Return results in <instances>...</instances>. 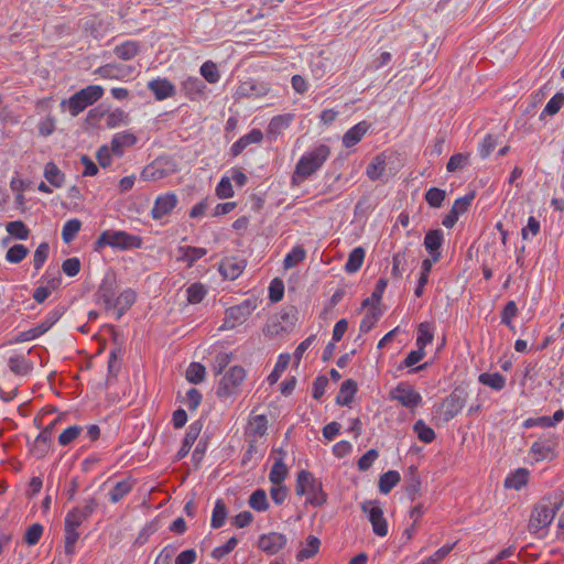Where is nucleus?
<instances>
[{"instance_id": "obj_62", "label": "nucleus", "mask_w": 564, "mask_h": 564, "mask_svg": "<svg viewBox=\"0 0 564 564\" xmlns=\"http://www.w3.org/2000/svg\"><path fill=\"white\" fill-rule=\"evenodd\" d=\"M283 295H284L283 281L279 278L273 279L269 285V300L272 303H278L283 299Z\"/></svg>"}, {"instance_id": "obj_59", "label": "nucleus", "mask_w": 564, "mask_h": 564, "mask_svg": "<svg viewBox=\"0 0 564 564\" xmlns=\"http://www.w3.org/2000/svg\"><path fill=\"white\" fill-rule=\"evenodd\" d=\"M29 253V249L23 245H14L6 253V260L10 263H20Z\"/></svg>"}, {"instance_id": "obj_30", "label": "nucleus", "mask_w": 564, "mask_h": 564, "mask_svg": "<svg viewBox=\"0 0 564 564\" xmlns=\"http://www.w3.org/2000/svg\"><path fill=\"white\" fill-rule=\"evenodd\" d=\"M44 177L50 183V185L59 188L65 183V174L59 170V167L54 162H48L44 166Z\"/></svg>"}, {"instance_id": "obj_23", "label": "nucleus", "mask_w": 564, "mask_h": 564, "mask_svg": "<svg viewBox=\"0 0 564 564\" xmlns=\"http://www.w3.org/2000/svg\"><path fill=\"white\" fill-rule=\"evenodd\" d=\"M206 89V84L198 77H188L182 83V90L191 100L203 97Z\"/></svg>"}, {"instance_id": "obj_13", "label": "nucleus", "mask_w": 564, "mask_h": 564, "mask_svg": "<svg viewBox=\"0 0 564 564\" xmlns=\"http://www.w3.org/2000/svg\"><path fill=\"white\" fill-rule=\"evenodd\" d=\"M97 303H102L106 311L111 310V305L117 295V281L113 275H106L96 292Z\"/></svg>"}, {"instance_id": "obj_24", "label": "nucleus", "mask_w": 564, "mask_h": 564, "mask_svg": "<svg viewBox=\"0 0 564 564\" xmlns=\"http://www.w3.org/2000/svg\"><path fill=\"white\" fill-rule=\"evenodd\" d=\"M137 143V137L129 132H118L112 137L111 140V152L116 156H122L123 155V149L127 147H132Z\"/></svg>"}, {"instance_id": "obj_29", "label": "nucleus", "mask_w": 564, "mask_h": 564, "mask_svg": "<svg viewBox=\"0 0 564 564\" xmlns=\"http://www.w3.org/2000/svg\"><path fill=\"white\" fill-rule=\"evenodd\" d=\"M421 489V479L415 466H411L406 474L405 494L411 501H414Z\"/></svg>"}, {"instance_id": "obj_36", "label": "nucleus", "mask_w": 564, "mask_h": 564, "mask_svg": "<svg viewBox=\"0 0 564 564\" xmlns=\"http://www.w3.org/2000/svg\"><path fill=\"white\" fill-rule=\"evenodd\" d=\"M289 474L288 467L282 462V457H274V463L269 473V480L273 485H282Z\"/></svg>"}, {"instance_id": "obj_45", "label": "nucleus", "mask_w": 564, "mask_h": 564, "mask_svg": "<svg viewBox=\"0 0 564 564\" xmlns=\"http://www.w3.org/2000/svg\"><path fill=\"white\" fill-rule=\"evenodd\" d=\"M387 285H388V280L386 278H380L376 283V288H375L371 296L367 297L362 301L361 307L365 308L368 306H373L375 304H379Z\"/></svg>"}, {"instance_id": "obj_35", "label": "nucleus", "mask_w": 564, "mask_h": 564, "mask_svg": "<svg viewBox=\"0 0 564 564\" xmlns=\"http://www.w3.org/2000/svg\"><path fill=\"white\" fill-rule=\"evenodd\" d=\"M478 380L481 384L490 387L496 391H501L506 387V378L500 372L480 373Z\"/></svg>"}, {"instance_id": "obj_57", "label": "nucleus", "mask_w": 564, "mask_h": 564, "mask_svg": "<svg viewBox=\"0 0 564 564\" xmlns=\"http://www.w3.org/2000/svg\"><path fill=\"white\" fill-rule=\"evenodd\" d=\"M446 193L444 189L431 187L424 195L426 203L433 208H440L443 205Z\"/></svg>"}, {"instance_id": "obj_44", "label": "nucleus", "mask_w": 564, "mask_h": 564, "mask_svg": "<svg viewBox=\"0 0 564 564\" xmlns=\"http://www.w3.org/2000/svg\"><path fill=\"white\" fill-rule=\"evenodd\" d=\"M564 105V93H556L546 104L540 115V120H544L546 116L556 115Z\"/></svg>"}, {"instance_id": "obj_54", "label": "nucleus", "mask_w": 564, "mask_h": 564, "mask_svg": "<svg viewBox=\"0 0 564 564\" xmlns=\"http://www.w3.org/2000/svg\"><path fill=\"white\" fill-rule=\"evenodd\" d=\"M187 301L191 304L200 303L207 294V289L204 284L196 282L186 289Z\"/></svg>"}, {"instance_id": "obj_12", "label": "nucleus", "mask_w": 564, "mask_h": 564, "mask_svg": "<svg viewBox=\"0 0 564 564\" xmlns=\"http://www.w3.org/2000/svg\"><path fill=\"white\" fill-rule=\"evenodd\" d=\"M288 543V539L280 532L261 534L258 539V547L268 555L279 553Z\"/></svg>"}, {"instance_id": "obj_4", "label": "nucleus", "mask_w": 564, "mask_h": 564, "mask_svg": "<svg viewBox=\"0 0 564 564\" xmlns=\"http://www.w3.org/2000/svg\"><path fill=\"white\" fill-rule=\"evenodd\" d=\"M142 238L123 230H105L94 242V250L101 251L106 247L120 250L138 249L142 247Z\"/></svg>"}, {"instance_id": "obj_6", "label": "nucleus", "mask_w": 564, "mask_h": 564, "mask_svg": "<svg viewBox=\"0 0 564 564\" xmlns=\"http://www.w3.org/2000/svg\"><path fill=\"white\" fill-rule=\"evenodd\" d=\"M246 378V370L241 366H232L226 371L219 381L216 394L219 398L235 395Z\"/></svg>"}, {"instance_id": "obj_20", "label": "nucleus", "mask_w": 564, "mask_h": 564, "mask_svg": "<svg viewBox=\"0 0 564 564\" xmlns=\"http://www.w3.org/2000/svg\"><path fill=\"white\" fill-rule=\"evenodd\" d=\"M263 139V133L260 129H252L247 134L239 138L230 148V155L236 158L250 144L260 143Z\"/></svg>"}, {"instance_id": "obj_53", "label": "nucleus", "mask_w": 564, "mask_h": 564, "mask_svg": "<svg viewBox=\"0 0 564 564\" xmlns=\"http://www.w3.org/2000/svg\"><path fill=\"white\" fill-rule=\"evenodd\" d=\"M205 375V367L200 362H191L186 369V379L194 384L203 382Z\"/></svg>"}, {"instance_id": "obj_1", "label": "nucleus", "mask_w": 564, "mask_h": 564, "mask_svg": "<svg viewBox=\"0 0 564 564\" xmlns=\"http://www.w3.org/2000/svg\"><path fill=\"white\" fill-rule=\"evenodd\" d=\"M330 154V149L326 144H319L313 150L304 153L297 161L291 177L292 185H300L315 174L326 162Z\"/></svg>"}, {"instance_id": "obj_25", "label": "nucleus", "mask_w": 564, "mask_h": 564, "mask_svg": "<svg viewBox=\"0 0 564 564\" xmlns=\"http://www.w3.org/2000/svg\"><path fill=\"white\" fill-rule=\"evenodd\" d=\"M370 124L367 121H360L354 127H351L343 137V144L346 148H351L356 145L362 137L369 130Z\"/></svg>"}, {"instance_id": "obj_56", "label": "nucleus", "mask_w": 564, "mask_h": 564, "mask_svg": "<svg viewBox=\"0 0 564 564\" xmlns=\"http://www.w3.org/2000/svg\"><path fill=\"white\" fill-rule=\"evenodd\" d=\"M106 126L110 129L128 124L129 122V115L121 109H115L113 111L106 112Z\"/></svg>"}, {"instance_id": "obj_21", "label": "nucleus", "mask_w": 564, "mask_h": 564, "mask_svg": "<svg viewBox=\"0 0 564 564\" xmlns=\"http://www.w3.org/2000/svg\"><path fill=\"white\" fill-rule=\"evenodd\" d=\"M557 443L553 440H539L530 448V453L535 460L553 459L555 457V447Z\"/></svg>"}, {"instance_id": "obj_8", "label": "nucleus", "mask_w": 564, "mask_h": 564, "mask_svg": "<svg viewBox=\"0 0 564 564\" xmlns=\"http://www.w3.org/2000/svg\"><path fill=\"white\" fill-rule=\"evenodd\" d=\"M468 392L463 387H456L442 403L445 421L454 419L466 405Z\"/></svg>"}, {"instance_id": "obj_18", "label": "nucleus", "mask_w": 564, "mask_h": 564, "mask_svg": "<svg viewBox=\"0 0 564 564\" xmlns=\"http://www.w3.org/2000/svg\"><path fill=\"white\" fill-rule=\"evenodd\" d=\"M148 88L153 93L156 100H164L174 97L175 86L166 78H155L148 83Z\"/></svg>"}, {"instance_id": "obj_22", "label": "nucleus", "mask_w": 564, "mask_h": 564, "mask_svg": "<svg viewBox=\"0 0 564 564\" xmlns=\"http://www.w3.org/2000/svg\"><path fill=\"white\" fill-rule=\"evenodd\" d=\"M246 268V260L226 258L220 262L219 272L225 279H237Z\"/></svg>"}, {"instance_id": "obj_14", "label": "nucleus", "mask_w": 564, "mask_h": 564, "mask_svg": "<svg viewBox=\"0 0 564 564\" xmlns=\"http://www.w3.org/2000/svg\"><path fill=\"white\" fill-rule=\"evenodd\" d=\"M97 506V500L94 497L86 499L83 507H74L67 512L65 522L76 523V527H80L95 512Z\"/></svg>"}, {"instance_id": "obj_15", "label": "nucleus", "mask_w": 564, "mask_h": 564, "mask_svg": "<svg viewBox=\"0 0 564 564\" xmlns=\"http://www.w3.org/2000/svg\"><path fill=\"white\" fill-rule=\"evenodd\" d=\"M443 243L444 232L442 229H431L425 234L423 245L429 254L433 258V261H440Z\"/></svg>"}, {"instance_id": "obj_49", "label": "nucleus", "mask_w": 564, "mask_h": 564, "mask_svg": "<svg viewBox=\"0 0 564 564\" xmlns=\"http://www.w3.org/2000/svg\"><path fill=\"white\" fill-rule=\"evenodd\" d=\"M132 490V484L130 480L124 479L118 481L111 491L109 492V498L112 503L119 502L123 497H126Z\"/></svg>"}, {"instance_id": "obj_27", "label": "nucleus", "mask_w": 564, "mask_h": 564, "mask_svg": "<svg viewBox=\"0 0 564 564\" xmlns=\"http://www.w3.org/2000/svg\"><path fill=\"white\" fill-rule=\"evenodd\" d=\"M357 382L352 379L345 380L339 389V392L336 397V403L341 406H348L354 400V397L357 392Z\"/></svg>"}, {"instance_id": "obj_60", "label": "nucleus", "mask_w": 564, "mask_h": 564, "mask_svg": "<svg viewBox=\"0 0 564 564\" xmlns=\"http://www.w3.org/2000/svg\"><path fill=\"white\" fill-rule=\"evenodd\" d=\"M82 432H83V427L79 425H72V426L67 427L59 434L58 444L61 446L69 445L73 441H75L80 435Z\"/></svg>"}, {"instance_id": "obj_38", "label": "nucleus", "mask_w": 564, "mask_h": 564, "mask_svg": "<svg viewBox=\"0 0 564 564\" xmlns=\"http://www.w3.org/2000/svg\"><path fill=\"white\" fill-rule=\"evenodd\" d=\"M400 479V474L397 470H388L379 478V491L384 495L389 494L393 487L398 485Z\"/></svg>"}, {"instance_id": "obj_52", "label": "nucleus", "mask_w": 564, "mask_h": 564, "mask_svg": "<svg viewBox=\"0 0 564 564\" xmlns=\"http://www.w3.org/2000/svg\"><path fill=\"white\" fill-rule=\"evenodd\" d=\"M306 257V251L302 246H295L286 253L283 264L285 269H291L302 262Z\"/></svg>"}, {"instance_id": "obj_33", "label": "nucleus", "mask_w": 564, "mask_h": 564, "mask_svg": "<svg viewBox=\"0 0 564 564\" xmlns=\"http://www.w3.org/2000/svg\"><path fill=\"white\" fill-rule=\"evenodd\" d=\"M528 479L529 471L525 468H518L516 471L507 476L505 479V487L520 490L527 485Z\"/></svg>"}, {"instance_id": "obj_64", "label": "nucleus", "mask_w": 564, "mask_h": 564, "mask_svg": "<svg viewBox=\"0 0 564 564\" xmlns=\"http://www.w3.org/2000/svg\"><path fill=\"white\" fill-rule=\"evenodd\" d=\"M44 528L40 523H34L30 525L24 534V542L28 545H35L39 543L42 534H43Z\"/></svg>"}, {"instance_id": "obj_10", "label": "nucleus", "mask_w": 564, "mask_h": 564, "mask_svg": "<svg viewBox=\"0 0 564 564\" xmlns=\"http://www.w3.org/2000/svg\"><path fill=\"white\" fill-rule=\"evenodd\" d=\"M390 398L405 408L413 409L422 404L421 394L406 382H400L391 392Z\"/></svg>"}, {"instance_id": "obj_63", "label": "nucleus", "mask_w": 564, "mask_h": 564, "mask_svg": "<svg viewBox=\"0 0 564 564\" xmlns=\"http://www.w3.org/2000/svg\"><path fill=\"white\" fill-rule=\"evenodd\" d=\"M469 155L465 153H456L452 155L446 164V170L451 173L465 167L468 163Z\"/></svg>"}, {"instance_id": "obj_32", "label": "nucleus", "mask_w": 564, "mask_h": 564, "mask_svg": "<svg viewBox=\"0 0 564 564\" xmlns=\"http://www.w3.org/2000/svg\"><path fill=\"white\" fill-rule=\"evenodd\" d=\"M140 46L135 41H126L120 45H117L113 50V53L117 57L122 61H130L134 58L139 53Z\"/></svg>"}, {"instance_id": "obj_58", "label": "nucleus", "mask_w": 564, "mask_h": 564, "mask_svg": "<svg viewBox=\"0 0 564 564\" xmlns=\"http://www.w3.org/2000/svg\"><path fill=\"white\" fill-rule=\"evenodd\" d=\"M380 311H377L376 308H371L369 310L366 315L362 317V319L360 321V324H359V330L360 333H368L372 329V327L375 326V324L378 322V319L380 318Z\"/></svg>"}, {"instance_id": "obj_9", "label": "nucleus", "mask_w": 564, "mask_h": 564, "mask_svg": "<svg viewBox=\"0 0 564 564\" xmlns=\"http://www.w3.org/2000/svg\"><path fill=\"white\" fill-rule=\"evenodd\" d=\"M256 304L251 300H245L238 305L230 306L225 312V328H234L236 325L243 323L254 311Z\"/></svg>"}, {"instance_id": "obj_26", "label": "nucleus", "mask_w": 564, "mask_h": 564, "mask_svg": "<svg viewBox=\"0 0 564 564\" xmlns=\"http://www.w3.org/2000/svg\"><path fill=\"white\" fill-rule=\"evenodd\" d=\"M294 119L293 113H283L274 116L268 126V135L276 138L279 134L282 133L285 129H288L291 124V122Z\"/></svg>"}, {"instance_id": "obj_16", "label": "nucleus", "mask_w": 564, "mask_h": 564, "mask_svg": "<svg viewBox=\"0 0 564 564\" xmlns=\"http://www.w3.org/2000/svg\"><path fill=\"white\" fill-rule=\"evenodd\" d=\"M270 90V87L264 82H257L254 79H248L242 82L237 88V95L246 98H259L265 96Z\"/></svg>"}, {"instance_id": "obj_61", "label": "nucleus", "mask_w": 564, "mask_h": 564, "mask_svg": "<svg viewBox=\"0 0 564 564\" xmlns=\"http://www.w3.org/2000/svg\"><path fill=\"white\" fill-rule=\"evenodd\" d=\"M48 253L50 245L47 242H42L37 246L33 256V265L36 271H39L43 267L46 259L48 258Z\"/></svg>"}, {"instance_id": "obj_55", "label": "nucleus", "mask_w": 564, "mask_h": 564, "mask_svg": "<svg viewBox=\"0 0 564 564\" xmlns=\"http://www.w3.org/2000/svg\"><path fill=\"white\" fill-rule=\"evenodd\" d=\"M6 229L11 236L20 240H26L30 235V229L21 220L9 221Z\"/></svg>"}, {"instance_id": "obj_19", "label": "nucleus", "mask_w": 564, "mask_h": 564, "mask_svg": "<svg viewBox=\"0 0 564 564\" xmlns=\"http://www.w3.org/2000/svg\"><path fill=\"white\" fill-rule=\"evenodd\" d=\"M137 293L132 289H126L116 296L111 310L116 311V321H119L124 313L134 304Z\"/></svg>"}, {"instance_id": "obj_7", "label": "nucleus", "mask_w": 564, "mask_h": 564, "mask_svg": "<svg viewBox=\"0 0 564 564\" xmlns=\"http://www.w3.org/2000/svg\"><path fill=\"white\" fill-rule=\"evenodd\" d=\"M360 509L368 516V520L372 525L373 533L378 536L388 534V522L383 517V510L378 500H366L361 502Z\"/></svg>"}, {"instance_id": "obj_39", "label": "nucleus", "mask_w": 564, "mask_h": 564, "mask_svg": "<svg viewBox=\"0 0 564 564\" xmlns=\"http://www.w3.org/2000/svg\"><path fill=\"white\" fill-rule=\"evenodd\" d=\"M386 170V158L382 154L376 155L367 165L366 174L371 181L379 180Z\"/></svg>"}, {"instance_id": "obj_48", "label": "nucleus", "mask_w": 564, "mask_h": 564, "mask_svg": "<svg viewBox=\"0 0 564 564\" xmlns=\"http://www.w3.org/2000/svg\"><path fill=\"white\" fill-rule=\"evenodd\" d=\"M268 430V419L264 414L254 415L248 427V433L253 436H263Z\"/></svg>"}, {"instance_id": "obj_11", "label": "nucleus", "mask_w": 564, "mask_h": 564, "mask_svg": "<svg viewBox=\"0 0 564 564\" xmlns=\"http://www.w3.org/2000/svg\"><path fill=\"white\" fill-rule=\"evenodd\" d=\"M178 198L175 193L169 192L162 195H159L155 200L154 205L151 209V217L154 220H160L164 216L170 215L173 209L177 206Z\"/></svg>"}, {"instance_id": "obj_42", "label": "nucleus", "mask_w": 564, "mask_h": 564, "mask_svg": "<svg viewBox=\"0 0 564 564\" xmlns=\"http://www.w3.org/2000/svg\"><path fill=\"white\" fill-rule=\"evenodd\" d=\"M433 326L432 324L424 322L417 327L416 347L425 349V347L433 341Z\"/></svg>"}, {"instance_id": "obj_51", "label": "nucleus", "mask_w": 564, "mask_h": 564, "mask_svg": "<svg viewBox=\"0 0 564 564\" xmlns=\"http://www.w3.org/2000/svg\"><path fill=\"white\" fill-rule=\"evenodd\" d=\"M200 75L203 78L209 83V84H216L220 79V73L218 70V67L216 63L213 61L205 62L199 69Z\"/></svg>"}, {"instance_id": "obj_46", "label": "nucleus", "mask_w": 564, "mask_h": 564, "mask_svg": "<svg viewBox=\"0 0 564 564\" xmlns=\"http://www.w3.org/2000/svg\"><path fill=\"white\" fill-rule=\"evenodd\" d=\"M413 431L416 433L417 438L425 444L432 443L436 437L434 430L426 425L423 420H417L414 423Z\"/></svg>"}, {"instance_id": "obj_50", "label": "nucleus", "mask_w": 564, "mask_h": 564, "mask_svg": "<svg viewBox=\"0 0 564 564\" xmlns=\"http://www.w3.org/2000/svg\"><path fill=\"white\" fill-rule=\"evenodd\" d=\"M290 355L289 354H281L278 357L276 364L271 371V373L268 376V382L270 384H274L281 377L282 372L286 369V367L290 364Z\"/></svg>"}, {"instance_id": "obj_5", "label": "nucleus", "mask_w": 564, "mask_h": 564, "mask_svg": "<svg viewBox=\"0 0 564 564\" xmlns=\"http://www.w3.org/2000/svg\"><path fill=\"white\" fill-rule=\"evenodd\" d=\"M295 494L297 496L308 495L306 502L314 507H321L327 500V495L323 491L322 481L316 479L313 474L307 470L299 471Z\"/></svg>"}, {"instance_id": "obj_47", "label": "nucleus", "mask_w": 564, "mask_h": 564, "mask_svg": "<svg viewBox=\"0 0 564 564\" xmlns=\"http://www.w3.org/2000/svg\"><path fill=\"white\" fill-rule=\"evenodd\" d=\"M82 228V221L77 218L67 220L62 229V239L65 243L72 242Z\"/></svg>"}, {"instance_id": "obj_43", "label": "nucleus", "mask_w": 564, "mask_h": 564, "mask_svg": "<svg viewBox=\"0 0 564 564\" xmlns=\"http://www.w3.org/2000/svg\"><path fill=\"white\" fill-rule=\"evenodd\" d=\"M227 518V507L223 499H217L212 513L210 525L214 529H219L225 524Z\"/></svg>"}, {"instance_id": "obj_37", "label": "nucleus", "mask_w": 564, "mask_h": 564, "mask_svg": "<svg viewBox=\"0 0 564 564\" xmlns=\"http://www.w3.org/2000/svg\"><path fill=\"white\" fill-rule=\"evenodd\" d=\"M248 505L258 512H264L269 509L267 492L262 488L256 489L249 497Z\"/></svg>"}, {"instance_id": "obj_17", "label": "nucleus", "mask_w": 564, "mask_h": 564, "mask_svg": "<svg viewBox=\"0 0 564 564\" xmlns=\"http://www.w3.org/2000/svg\"><path fill=\"white\" fill-rule=\"evenodd\" d=\"M203 429V423L200 420H197L189 424V426L186 430L185 436L182 442V446L177 452V458L182 459L184 458L191 451L192 446L198 438L200 432Z\"/></svg>"}, {"instance_id": "obj_2", "label": "nucleus", "mask_w": 564, "mask_h": 564, "mask_svg": "<svg viewBox=\"0 0 564 564\" xmlns=\"http://www.w3.org/2000/svg\"><path fill=\"white\" fill-rule=\"evenodd\" d=\"M563 498L556 495H550L541 498L533 507L531 517L529 520L528 529L531 533H538L541 530L547 528L556 511L561 508Z\"/></svg>"}, {"instance_id": "obj_41", "label": "nucleus", "mask_w": 564, "mask_h": 564, "mask_svg": "<svg viewBox=\"0 0 564 564\" xmlns=\"http://www.w3.org/2000/svg\"><path fill=\"white\" fill-rule=\"evenodd\" d=\"M321 541L314 535H308L305 545L296 554L299 561H304L313 557L319 550Z\"/></svg>"}, {"instance_id": "obj_28", "label": "nucleus", "mask_w": 564, "mask_h": 564, "mask_svg": "<svg viewBox=\"0 0 564 564\" xmlns=\"http://www.w3.org/2000/svg\"><path fill=\"white\" fill-rule=\"evenodd\" d=\"M178 252L181 253L178 260L186 262L187 267L192 268L196 261L206 256L207 250L199 247L181 246L178 247Z\"/></svg>"}, {"instance_id": "obj_3", "label": "nucleus", "mask_w": 564, "mask_h": 564, "mask_svg": "<svg viewBox=\"0 0 564 564\" xmlns=\"http://www.w3.org/2000/svg\"><path fill=\"white\" fill-rule=\"evenodd\" d=\"M104 95V88L99 85H89L76 91L68 99H63L59 107L67 110L72 117H77L88 107L97 102Z\"/></svg>"}, {"instance_id": "obj_31", "label": "nucleus", "mask_w": 564, "mask_h": 564, "mask_svg": "<svg viewBox=\"0 0 564 564\" xmlns=\"http://www.w3.org/2000/svg\"><path fill=\"white\" fill-rule=\"evenodd\" d=\"M8 366L10 370L18 376H26L33 369V364L24 356H12L9 358Z\"/></svg>"}, {"instance_id": "obj_34", "label": "nucleus", "mask_w": 564, "mask_h": 564, "mask_svg": "<svg viewBox=\"0 0 564 564\" xmlns=\"http://www.w3.org/2000/svg\"><path fill=\"white\" fill-rule=\"evenodd\" d=\"M365 256L366 251L362 247L354 248L348 256L347 262L345 263V271L347 273L357 272L364 263Z\"/></svg>"}, {"instance_id": "obj_40", "label": "nucleus", "mask_w": 564, "mask_h": 564, "mask_svg": "<svg viewBox=\"0 0 564 564\" xmlns=\"http://www.w3.org/2000/svg\"><path fill=\"white\" fill-rule=\"evenodd\" d=\"M76 523L65 522V553L67 555H74L75 553V544L79 538V533L77 532Z\"/></svg>"}]
</instances>
